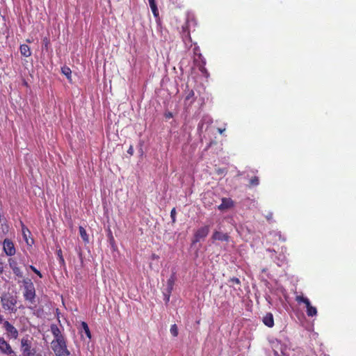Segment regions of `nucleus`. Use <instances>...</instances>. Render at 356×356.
Masks as SVG:
<instances>
[{
	"label": "nucleus",
	"mask_w": 356,
	"mask_h": 356,
	"mask_svg": "<svg viewBox=\"0 0 356 356\" xmlns=\"http://www.w3.org/2000/svg\"><path fill=\"white\" fill-rule=\"evenodd\" d=\"M24 285L23 296L24 299L31 304L35 303V289L33 283L30 279H24L22 281Z\"/></svg>",
	"instance_id": "nucleus-1"
},
{
	"label": "nucleus",
	"mask_w": 356,
	"mask_h": 356,
	"mask_svg": "<svg viewBox=\"0 0 356 356\" xmlns=\"http://www.w3.org/2000/svg\"><path fill=\"white\" fill-rule=\"evenodd\" d=\"M1 305L5 310H8L11 313H15L17 310L16 304L17 298L10 293L3 295L1 299Z\"/></svg>",
	"instance_id": "nucleus-2"
},
{
	"label": "nucleus",
	"mask_w": 356,
	"mask_h": 356,
	"mask_svg": "<svg viewBox=\"0 0 356 356\" xmlns=\"http://www.w3.org/2000/svg\"><path fill=\"white\" fill-rule=\"evenodd\" d=\"M32 339L27 336L21 339L20 349L24 356H36V350L32 347Z\"/></svg>",
	"instance_id": "nucleus-3"
},
{
	"label": "nucleus",
	"mask_w": 356,
	"mask_h": 356,
	"mask_svg": "<svg viewBox=\"0 0 356 356\" xmlns=\"http://www.w3.org/2000/svg\"><path fill=\"white\" fill-rule=\"evenodd\" d=\"M275 356H284L286 346L280 340L274 339L270 341Z\"/></svg>",
	"instance_id": "nucleus-4"
},
{
	"label": "nucleus",
	"mask_w": 356,
	"mask_h": 356,
	"mask_svg": "<svg viewBox=\"0 0 356 356\" xmlns=\"http://www.w3.org/2000/svg\"><path fill=\"white\" fill-rule=\"evenodd\" d=\"M51 348L56 356H70V355L67 348L66 341L51 344Z\"/></svg>",
	"instance_id": "nucleus-5"
},
{
	"label": "nucleus",
	"mask_w": 356,
	"mask_h": 356,
	"mask_svg": "<svg viewBox=\"0 0 356 356\" xmlns=\"http://www.w3.org/2000/svg\"><path fill=\"white\" fill-rule=\"evenodd\" d=\"M210 227L209 225H205L197 229L194 234V239L193 244H195L201 240L205 238L209 233Z\"/></svg>",
	"instance_id": "nucleus-6"
},
{
	"label": "nucleus",
	"mask_w": 356,
	"mask_h": 356,
	"mask_svg": "<svg viewBox=\"0 0 356 356\" xmlns=\"http://www.w3.org/2000/svg\"><path fill=\"white\" fill-rule=\"evenodd\" d=\"M3 325V328L6 331V334L8 337L12 338L14 339H17L19 332L18 330L8 321H3L2 323Z\"/></svg>",
	"instance_id": "nucleus-7"
},
{
	"label": "nucleus",
	"mask_w": 356,
	"mask_h": 356,
	"mask_svg": "<svg viewBox=\"0 0 356 356\" xmlns=\"http://www.w3.org/2000/svg\"><path fill=\"white\" fill-rule=\"evenodd\" d=\"M191 24H195V20L194 19H188L186 24L182 26V38L186 44H188V42H191V38L190 35V31H189V27Z\"/></svg>",
	"instance_id": "nucleus-8"
},
{
	"label": "nucleus",
	"mask_w": 356,
	"mask_h": 356,
	"mask_svg": "<svg viewBox=\"0 0 356 356\" xmlns=\"http://www.w3.org/2000/svg\"><path fill=\"white\" fill-rule=\"evenodd\" d=\"M51 332L54 337L51 341V344L65 341L64 337L62 335L61 332L56 325H51Z\"/></svg>",
	"instance_id": "nucleus-9"
},
{
	"label": "nucleus",
	"mask_w": 356,
	"mask_h": 356,
	"mask_svg": "<svg viewBox=\"0 0 356 356\" xmlns=\"http://www.w3.org/2000/svg\"><path fill=\"white\" fill-rule=\"evenodd\" d=\"M3 248L6 255L13 256L15 254V248L11 240L6 238L3 243Z\"/></svg>",
	"instance_id": "nucleus-10"
},
{
	"label": "nucleus",
	"mask_w": 356,
	"mask_h": 356,
	"mask_svg": "<svg viewBox=\"0 0 356 356\" xmlns=\"http://www.w3.org/2000/svg\"><path fill=\"white\" fill-rule=\"evenodd\" d=\"M8 264L10 268L12 269L13 273L18 277H23V273L21 269L18 267L17 261L15 258H10L8 259Z\"/></svg>",
	"instance_id": "nucleus-11"
},
{
	"label": "nucleus",
	"mask_w": 356,
	"mask_h": 356,
	"mask_svg": "<svg viewBox=\"0 0 356 356\" xmlns=\"http://www.w3.org/2000/svg\"><path fill=\"white\" fill-rule=\"evenodd\" d=\"M222 202L218 206V209L223 211L232 208L234 205V201L231 198L223 197Z\"/></svg>",
	"instance_id": "nucleus-12"
},
{
	"label": "nucleus",
	"mask_w": 356,
	"mask_h": 356,
	"mask_svg": "<svg viewBox=\"0 0 356 356\" xmlns=\"http://www.w3.org/2000/svg\"><path fill=\"white\" fill-rule=\"evenodd\" d=\"M0 350L2 353L6 355L14 353L10 345L3 337H0Z\"/></svg>",
	"instance_id": "nucleus-13"
},
{
	"label": "nucleus",
	"mask_w": 356,
	"mask_h": 356,
	"mask_svg": "<svg viewBox=\"0 0 356 356\" xmlns=\"http://www.w3.org/2000/svg\"><path fill=\"white\" fill-rule=\"evenodd\" d=\"M211 238L213 240H218L220 241H228L229 240V236L227 233H223L220 231L213 232Z\"/></svg>",
	"instance_id": "nucleus-14"
},
{
	"label": "nucleus",
	"mask_w": 356,
	"mask_h": 356,
	"mask_svg": "<svg viewBox=\"0 0 356 356\" xmlns=\"http://www.w3.org/2000/svg\"><path fill=\"white\" fill-rule=\"evenodd\" d=\"M262 321L268 327H273L274 325V318L271 313H267L263 317Z\"/></svg>",
	"instance_id": "nucleus-15"
},
{
	"label": "nucleus",
	"mask_w": 356,
	"mask_h": 356,
	"mask_svg": "<svg viewBox=\"0 0 356 356\" xmlns=\"http://www.w3.org/2000/svg\"><path fill=\"white\" fill-rule=\"evenodd\" d=\"M212 123V119L209 115L204 116L198 124V129L200 130H202L204 128V124H207V127L205 129H207L208 126L210 125Z\"/></svg>",
	"instance_id": "nucleus-16"
},
{
	"label": "nucleus",
	"mask_w": 356,
	"mask_h": 356,
	"mask_svg": "<svg viewBox=\"0 0 356 356\" xmlns=\"http://www.w3.org/2000/svg\"><path fill=\"white\" fill-rule=\"evenodd\" d=\"M22 235H23V238H24V241H26V243L28 245H31L33 243V239H31V241H29V239L28 238L29 236V235L31 234L30 231L29 230L28 228L23 226L22 229Z\"/></svg>",
	"instance_id": "nucleus-17"
},
{
	"label": "nucleus",
	"mask_w": 356,
	"mask_h": 356,
	"mask_svg": "<svg viewBox=\"0 0 356 356\" xmlns=\"http://www.w3.org/2000/svg\"><path fill=\"white\" fill-rule=\"evenodd\" d=\"M19 49L21 54L25 57H29L31 55V49L27 44H21Z\"/></svg>",
	"instance_id": "nucleus-18"
},
{
	"label": "nucleus",
	"mask_w": 356,
	"mask_h": 356,
	"mask_svg": "<svg viewBox=\"0 0 356 356\" xmlns=\"http://www.w3.org/2000/svg\"><path fill=\"white\" fill-rule=\"evenodd\" d=\"M296 300L300 304V303H304L306 306V308L307 309H308V307L309 306H312L311 305V302L309 301V300L306 298V297H304L303 296H297L296 297Z\"/></svg>",
	"instance_id": "nucleus-19"
},
{
	"label": "nucleus",
	"mask_w": 356,
	"mask_h": 356,
	"mask_svg": "<svg viewBox=\"0 0 356 356\" xmlns=\"http://www.w3.org/2000/svg\"><path fill=\"white\" fill-rule=\"evenodd\" d=\"M62 73L67 77V79L72 82V71L70 67L67 66H63L61 68Z\"/></svg>",
	"instance_id": "nucleus-20"
},
{
	"label": "nucleus",
	"mask_w": 356,
	"mask_h": 356,
	"mask_svg": "<svg viewBox=\"0 0 356 356\" xmlns=\"http://www.w3.org/2000/svg\"><path fill=\"white\" fill-rule=\"evenodd\" d=\"M174 282H175V278H174V276L172 275L168 280V282H167V293H171L172 288H173Z\"/></svg>",
	"instance_id": "nucleus-21"
},
{
	"label": "nucleus",
	"mask_w": 356,
	"mask_h": 356,
	"mask_svg": "<svg viewBox=\"0 0 356 356\" xmlns=\"http://www.w3.org/2000/svg\"><path fill=\"white\" fill-rule=\"evenodd\" d=\"M307 314L308 316H314L317 314V309L315 307L309 306L307 309Z\"/></svg>",
	"instance_id": "nucleus-22"
},
{
	"label": "nucleus",
	"mask_w": 356,
	"mask_h": 356,
	"mask_svg": "<svg viewBox=\"0 0 356 356\" xmlns=\"http://www.w3.org/2000/svg\"><path fill=\"white\" fill-rule=\"evenodd\" d=\"M81 327L86 334V335L87 336V337H88L89 339L91 338V333H90V329H89V327L88 325V324L86 323V322H82L81 323Z\"/></svg>",
	"instance_id": "nucleus-23"
},
{
	"label": "nucleus",
	"mask_w": 356,
	"mask_h": 356,
	"mask_svg": "<svg viewBox=\"0 0 356 356\" xmlns=\"http://www.w3.org/2000/svg\"><path fill=\"white\" fill-rule=\"evenodd\" d=\"M79 233H80V235H81V237L82 238V239L86 242H88V236L86 229L83 227H79Z\"/></svg>",
	"instance_id": "nucleus-24"
},
{
	"label": "nucleus",
	"mask_w": 356,
	"mask_h": 356,
	"mask_svg": "<svg viewBox=\"0 0 356 356\" xmlns=\"http://www.w3.org/2000/svg\"><path fill=\"white\" fill-rule=\"evenodd\" d=\"M170 333L173 337H177L178 335V328L176 324H173L170 327Z\"/></svg>",
	"instance_id": "nucleus-25"
},
{
	"label": "nucleus",
	"mask_w": 356,
	"mask_h": 356,
	"mask_svg": "<svg viewBox=\"0 0 356 356\" xmlns=\"http://www.w3.org/2000/svg\"><path fill=\"white\" fill-rule=\"evenodd\" d=\"M149 6L151 8V10H152L154 17H158L159 16V10H158L156 4V3L151 4V5H149Z\"/></svg>",
	"instance_id": "nucleus-26"
},
{
	"label": "nucleus",
	"mask_w": 356,
	"mask_h": 356,
	"mask_svg": "<svg viewBox=\"0 0 356 356\" xmlns=\"http://www.w3.org/2000/svg\"><path fill=\"white\" fill-rule=\"evenodd\" d=\"M193 97H194V92H193V90H190L188 91L185 99L186 101L191 100V102H193L194 101Z\"/></svg>",
	"instance_id": "nucleus-27"
},
{
	"label": "nucleus",
	"mask_w": 356,
	"mask_h": 356,
	"mask_svg": "<svg viewBox=\"0 0 356 356\" xmlns=\"http://www.w3.org/2000/svg\"><path fill=\"white\" fill-rule=\"evenodd\" d=\"M259 184V180L257 177H254L250 179V184L252 186H257Z\"/></svg>",
	"instance_id": "nucleus-28"
},
{
	"label": "nucleus",
	"mask_w": 356,
	"mask_h": 356,
	"mask_svg": "<svg viewBox=\"0 0 356 356\" xmlns=\"http://www.w3.org/2000/svg\"><path fill=\"white\" fill-rule=\"evenodd\" d=\"M170 217L172 219V222L174 223L176 221V210L175 208H173L170 212Z\"/></svg>",
	"instance_id": "nucleus-29"
},
{
	"label": "nucleus",
	"mask_w": 356,
	"mask_h": 356,
	"mask_svg": "<svg viewBox=\"0 0 356 356\" xmlns=\"http://www.w3.org/2000/svg\"><path fill=\"white\" fill-rule=\"evenodd\" d=\"M229 282H232V283L237 284V285H239L241 284L239 279L237 277L230 278Z\"/></svg>",
	"instance_id": "nucleus-30"
},
{
	"label": "nucleus",
	"mask_w": 356,
	"mask_h": 356,
	"mask_svg": "<svg viewBox=\"0 0 356 356\" xmlns=\"http://www.w3.org/2000/svg\"><path fill=\"white\" fill-rule=\"evenodd\" d=\"M30 268L35 273H36L40 277H42V274L40 273V272L39 270H38L33 266H30Z\"/></svg>",
	"instance_id": "nucleus-31"
},
{
	"label": "nucleus",
	"mask_w": 356,
	"mask_h": 356,
	"mask_svg": "<svg viewBox=\"0 0 356 356\" xmlns=\"http://www.w3.org/2000/svg\"><path fill=\"white\" fill-rule=\"evenodd\" d=\"M127 152L131 155L134 154V148L132 146L129 147V149L127 150Z\"/></svg>",
	"instance_id": "nucleus-32"
},
{
	"label": "nucleus",
	"mask_w": 356,
	"mask_h": 356,
	"mask_svg": "<svg viewBox=\"0 0 356 356\" xmlns=\"http://www.w3.org/2000/svg\"><path fill=\"white\" fill-rule=\"evenodd\" d=\"M165 118H168V119L172 118V114L170 112H168V113H165Z\"/></svg>",
	"instance_id": "nucleus-33"
},
{
	"label": "nucleus",
	"mask_w": 356,
	"mask_h": 356,
	"mask_svg": "<svg viewBox=\"0 0 356 356\" xmlns=\"http://www.w3.org/2000/svg\"><path fill=\"white\" fill-rule=\"evenodd\" d=\"M164 295H165V301H166V302H168V301H169V300H170V293H168V294H167V293H164Z\"/></svg>",
	"instance_id": "nucleus-34"
},
{
	"label": "nucleus",
	"mask_w": 356,
	"mask_h": 356,
	"mask_svg": "<svg viewBox=\"0 0 356 356\" xmlns=\"http://www.w3.org/2000/svg\"><path fill=\"white\" fill-rule=\"evenodd\" d=\"M60 254H61V250H58V255L60 256V260L63 262L64 259H63V257L60 255Z\"/></svg>",
	"instance_id": "nucleus-35"
},
{
	"label": "nucleus",
	"mask_w": 356,
	"mask_h": 356,
	"mask_svg": "<svg viewBox=\"0 0 356 356\" xmlns=\"http://www.w3.org/2000/svg\"><path fill=\"white\" fill-rule=\"evenodd\" d=\"M148 1L149 5L156 3L155 0H148Z\"/></svg>",
	"instance_id": "nucleus-36"
},
{
	"label": "nucleus",
	"mask_w": 356,
	"mask_h": 356,
	"mask_svg": "<svg viewBox=\"0 0 356 356\" xmlns=\"http://www.w3.org/2000/svg\"><path fill=\"white\" fill-rule=\"evenodd\" d=\"M4 319L2 315L0 314V323H2L3 322Z\"/></svg>",
	"instance_id": "nucleus-37"
},
{
	"label": "nucleus",
	"mask_w": 356,
	"mask_h": 356,
	"mask_svg": "<svg viewBox=\"0 0 356 356\" xmlns=\"http://www.w3.org/2000/svg\"><path fill=\"white\" fill-rule=\"evenodd\" d=\"M225 130V129H218V131H219L220 134H222Z\"/></svg>",
	"instance_id": "nucleus-38"
},
{
	"label": "nucleus",
	"mask_w": 356,
	"mask_h": 356,
	"mask_svg": "<svg viewBox=\"0 0 356 356\" xmlns=\"http://www.w3.org/2000/svg\"><path fill=\"white\" fill-rule=\"evenodd\" d=\"M277 235H278V236H279L280 239H282V241H285V239H284V238H282V236H281V234H280V233H277Z\"/></svg>",
	"instance_id": "nucleus-39"
},
{
	"label": "nucleus",
	"mask_w": 356,
	"mask_h": 356,
	"mask_svg": "<svg viewBox=\"0 0 356 356\" xmlns=\"http://www.w3.org/2000/svg\"><path fill=\"white\" fill-rule=\"evenodd\" d=\"M152 258L153 259H157L158 258V256L155 255V254H152Z\"/></svg>",
	"instance_id": "nucleus-40"
},
{
	"label": "nucleus",
	"mask_w": 356,
	"mask_h": 356,
	"mask_svg": "<svg viewBox=\"0 0 356 356\" xmlns=\"http://www.w3.org/2000/svg\"><path fill=\"white\" fill-rule=\"evenodd\" d=\"M272 217V214H270V216H267V218L268 220H270V218Z\"/></svg>",
	"instance_id": "nucleus-41"
}]
</instances>
